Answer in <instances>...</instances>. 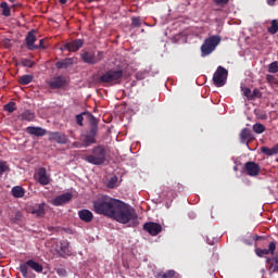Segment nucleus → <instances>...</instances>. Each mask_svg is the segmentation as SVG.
<instances>
[{"instance_id": "1", "label": "nucleus", "mask_w": 278, "mask_h": 278, "mask_svg": "<svg viewBox=\"0 0 278 278\" xmlns=\"http://www.w3.org/2000/svg\"><path fill=\"white\" fill-rule=\"evenodd\" d=\"M119 201L121 200L118 199L103 195L93 202V211L96 212V214H102L103 216L112 218Z\"/></svg>"}, {"instance_id": "2", "label": "nucleus", "mask_w": 278, "mask_h": 278, "mask_svg": "<svg viewBox=\"0 0 278 278\" xmlns=\"http://www.w3.org/2000/svg\"><path fill=\"white\" fill-rule=\"evenodd\" d=\"M112 218L122 225H127L130 220H138V213L131 205L119 200Z\"/></svg>"}, {"instance_id": "3", "label": "nucleus", "mask_w": 278, "mask_h": 278, "mask_svg": "<svg viewBox=\"0 0 278 278\" xmlns=\"http://www.w3.org/2000/svg\"><path fill=\"white\" fill-rule=\"evenodd\" d=\"M108 160V150L104 146H96L91 149V154L85 157V162L93 166H103Z\"/></svg>"}, {"instance_id": "4", "label": "nucleus", "mask_w": 278, "mask_h": 278, "mask_svg": "<svg viewBox=\"0 0 278 278\" xmlns=\"http://www.w3.org/2000/svg\"><path fill=\"white\" fill-rule=\"evenodd\" d=\"M220 40H223V38H220V36L218 35H214L206 38L203 45L201 46L202 56L205 58V55H210L211 53H214V51H216V47L220 45Z\"/></svg>"}, {"instance_id": "5", "label": "nucleus", "mask_w": 278, "mask_h": 278, "mask_svg": "<svg viewBox=\"0 0 278 278\" xmlns=\"http://www.w3.org/2000/svg\"><path fill=\"white\" fill-rule=\"evenodd\" d=\"M121 79H123V70H110L100 76L99 83L114 86V84H121Z\"/></svg>"}, {"instance_id": "6", "label": "nucleus", "mask_w": 278, "mask_h": 278, "mask_svg": "<svg viewBox=\"0 0 278 278\" xmlns=\"http://www.w3.org/2000/svg\"><path fill=\"white\" fill-rule=\"evenodd\" d=\"M80 58L85 64H99L103 60V52L98 51L97 53L81 50Z\"/></svg>"}, {"instance_id": "7", "label": "nucleus", "mask_w": 278, "mask_h": 278, "mask_svg": "<svg viewBox=\"0 0 278 278\" xmlns=\"http://www.w3.org/2000/svg\"><path fill=\"white\" fill-rule=\"evenodd\" d=\"M229 75V72L225 70L223 66H218L216 72L213 75V84L217 88H222V86H225L227 84V76Z\"/></svg>"}, {"instance_id": "8", "label": "nucleus", "mask_w": 278, "mask_h": 278, "mask_svg": "<svg viewBox=\"0 0 278 278\" xmlns=\"http://www.w3.org/2000/svg\"><path fill=\"white\" fill-rule=\"evenodd\" d=\"M84 47V39H76L70 42L64 43L61 47V51H70V53H75Z\"/></svg>"}, {"instance_id": "9", "label": "nucleus", "mask_w": 278, "mask_h": 278, "mask_svg": "<svg viewBox=\"0 0 278 278\" xmlns=\"http://www.w3.org/2000/svg\"><path fill=\"white\" fill-rule=\"evenodd\" d=\"M239 140L241 144H247V147H249V143L255 140V136L251 129L243 128L239 134Z\"/></svg>"}, {"instance_id": "10", "label": "nucleus", "mask_w": 278, "mask_h": 278, "mask_svg": "<svg viewBox=\"0 0 278 278\" xmlns=\"http://www.w3.org/2000/svg\"><path fill=\"white\" fill-rule=\"evenodd\" d=\"M143 231H147L150 236H159V233H162V225L154 222L146 223Z\"/></svg>"}, {"instance_id": "11", "label": "nucleus", "mask_w": 278, "mask_h": 278, "mask_svg": "<svg viewBox=\"0 0 278 278\" xmlns=\"http://www.w3.org/2000/svg\"><path fill=\"white\" fill-rule=\"evenodd\" d=\"M244 169L247 172V175L250 177H257L260 175L261 167L257 163L250 161L244 164Z\"/></svg>"}, {"instance_id": "12", "label": "nucleus", "mask_w": 278, "mask_h": 278, "mask_svg": "<svg viewBox=\"0 0 278 278\" xmlns=\"http://www.w3.org/2000/svg\"><path fill=\"white\" fill-rule=\"evenodd\" d=\"M276 249H277V243L275 241H271L268 244V249L256 248L255 253L258 257H264V255H275Z\"/></svg>"}, {"instance_id": "13", "label": "nucleus", "mask_w": 278, "mask_h": 278, "mask_svg": "<svg viewBox=\"0 0 278 278\" xmlns=\"http://www.w3.org/2000/svg\"><path fill=\"white\" fill-rule=\"evenodd\" d=\"M72 200H73V193L66 192L54 198L52 201V205H55L56 207H59L60 205H66V203L71 202Z\"/></svg>"}, {"instance_id": "14", "label": "nucleus", "mask_w": 278, "mask_h": 278, "mask_svg": "<svg viewBox=\"0 0 278 278\" xmlns=\"http://www.w3.org/2000/svg\"><path fill=\"white\" fill-rule=\"evenodd\" d=\"M48 86L52 90H59V88H64V86H66V77H64V76H56V77L52 78V80H50L48 83Z\"/></svg>"}, {"instance_id": "15", "label": "nucleus", "mask_w": 278, "mask_h": 278, "mask_svg": "<svg viewBox=\"0 0 278 278\" xmlns=\"http://www.w3.org/2000/svg\"><path fill=\"white\" fill-rule=\"evenodd\" d=\"M49 140L51 142H56L58 144H67L68 137H66V135L62 132L55 131V132H50Z\"/></svg>"}, {"instance_id": "16", "label": "nucleus", "mask_w": 278, "mask_h": 278, "mask_svg": "<svg viewBox=\"0 0 278 278\" xmlns=\"http://www.w3.org/2000/svg\"><path fill=\"white\" fill-rule=\"evenodd\" d=\"M36 31L31 30L26 36V47L29 51H36L38 50V45H34L36 42Z\"/></svg>"}, {"instance_id": "17", "label": "nucleus", "mask_w": 278, "mask_h": 278, "mask_svg": "<svg viewBox=\"0 0 278 278\" xmlns=\"http://www.w3.org/2000/svg\"><path fill=\"white\" fill-rule=\"evenodd\" d=\"M29 213L30 214H34V216H36L37 218H42L45 217V203H40V204H37L33 207L29 208Z\"/></svg>"}, {"instance_id": "18", "label": "nucleus", "mask_w": 278, "mask_h": 278, "mask_svg": "<svg viewBox=\"0 0 278 278\" xmlns=\"http://www.w3.org/2000/svg\"><path fill=\"white\" fill-rule=\"evenodd\" d=\"M78 217L84 223H92V219L94 218V215L90 212V210H80L78 212Z\"/></svg>"}, {"instance_id": "19", "label": "nucleus", "mask_w": 278, "mask_h": 278, "mask_svg": "<svg viewBox=\"0 0 278 278\" xmlns=\"http://www.w3.org/2000/svg\"><path fill=\"white\" fill-rule=\"evenodd\" d=\"M75 62H76L75 58H66L62 61L56 62L55 66L59 70L68 68V66H73Z\"/></svg>"}, {"instance_id": "20", "label": "nucleus", "mask_w": 278, "mask_h": 278, "mask_svg": "<svg viewBox=\"0 0 278 278\" xmlns=\"http://www.w3.org/2000/svg\"><path fill=\"white\" fill-rule=\"evenodd\" d=\"M26 131L27 134H30V136H37V137L47 136V130L40 127L29 126L26 128Z\"/></svg>"}, {"instance_id": "21", "label": "nucleus", "mask_w": 278, "mask_h": 278, "mask_svg": "<svg viewBox=\"0 0 278 278\" xmlns=\"http://www.w3.org/2000/svg\"><path fill=\"white\" fill-rule=\"evenodd\" d=\"M38 181L41 186H49L50 179L49 176H47V169L41 167L38 170Z\"/></svg>"}, {"instance_id": "22", "label": "nucleus", "mask_w": 278, "mask_h": 278, "mask_svg": "<svg viewBox=\"0 0 278 278\" xmlns=\"http://www.w3.org/2000/svg\"><path fill=\"white\" fill-rule=\"evenodd\" d=\"M71 243L66 240L60 242V250L59 253L61 257H66V255H71V250L68 249Z\"/></svg>"}, {"instance_id": "23", "label": "nucleus", "mask_w": 278, "mask_h": 278, "mask_svg": "<svg viewBox=\"0 0 278 278\" xmlns=\"http://www.w3.org/2000/svg\"><path fill=\"white\" fill-rule=\"evenodd\" d=\"M87 116L89 121H91V125H92L88 135L93 138H97V131H99V128L97 127V119L91 113H88Z\"/></svg>"}, {"instance_id": "24", "label": "nucleus", "mask_w": 278, "mask_h": 278, "mask_svg": "<svg viewBox=\"0 0 278 278\" xmlns=\"http://www.w3.org/2000/svg\"><path fill=\"white\" fill-rule=\"evenodd\" d=\"M261 152L264 153V155H268V157L273 155H277L278 153V143L274 146L273 148H268L266 146L261 148Z\"/></svg>"}, {"instance_id": "25", "label": "nucleus", "mask_w": 278, "mask_h": 278, "mask_svg": "<svg viewBox=\"0 0 278 278\" xmlns=\"http://www.w3.org/2000/svg\"><path fill=\"white\" fill-rule=\"evenodd\" d=\"M267 264L269 266L270 275H273L274 273H278V256L267 258Z\"/></svg>"}, {"instance_id": "26", "label": "nucleus", "mask_w": 278, "mask_h": 278, "mask_svg": "<svg viewBox=\"0 0 278 278\" xmlns=\"http://www.w3.org/2000/svg\"><path fill=\"white\" fill-rule=\"evenodd\" d=\"M11 192L14 199H23L25 197V189L21 186L13 187Z\"/></svg>"}, {"instance_id": "27", "label": "nucleus", "mask_w": 278, "mask_h": 278, "mask_svg": "<svg viewBox=\"0 0 278 278\" xmlns=\"http://www.w3.org/2000/svg\"><path fill=\"white\" fill-rule=\"evenodd\" d=\"M27 266L29 268H31L33 270H35V273H42L43 267L41 264H39L38 262L34 261V260H28L27 261Z\"/></svg>"}, {"instance_id": "28", "label": "nucleus", "mask_w": 278, "mask_h": 278, "mask_svg": "<svg viewBox=\"0 0 278 278\" xmlns=\"http://www.w3.org/2000/svg\"><path fill=\"white\" fill-rule=\"evenodd\" d=\"M92 144H97V138L91 135H85L83 140V147L88 148Z\"/></svg>"}, {"instance_id": "29", "label": "nucleus", "mask_w": 278, "mask_h": 278, "mask_svg": "<svg viewBox=\"0 0 278 278\" xmlns=\"http://www.w3.org/2000/svg\"><path fill=\"white\" fill-rule=\"evenodd\" d=\"M20 118L21 121L31 122L36 118V115L31 111L27 110L20 115Z\"/></svg>"}, {"instance_id": "30", "label": "nucleus", "mask_w": 278, "mask_h": 278, "mask_svg": "<svg viewBox=\"0 0 278 278\" xmlns=\"http://www.w3.org/2000/svg\"><path fill=\"white\" fill-rule=\"evenodd\" d=\"M267 31L268 34H270L271 36H275V34H277L278 31V20H273L270 22V26L267 27Z\"/></svg>"}, {"instance_id": "31", "label": "nucleus", "mask_w": 278, "mask_h": 278, "mask_svg": "<svg viewBox=\"0 0 278 278\" xmlns=\"http://www.w3.org/2000/svg\"><path fill=\"white\" fill-rule=\"evenodd\" d=\"M18 81H20L21 86H27V85L31 84V81H34V76L23 75Z\"/></svg>"}, {"instance_id": "32", "label": "nucleus", "mask_w": 278, "mask_h": 278, "mask_svg": "<svg viewBox=\"0 0 278 278\" xmlns=\"http://www.w3.org/2000/svg\"><path fill=\"white\" fill-rule=\"evenodd\" d=\"M175 275H177V271H175L174 269H169L167 271H160L157 274L159 278H173L175 277Z\"/></svg>"}, {"instance_id": "33", "label": "nucleus", "mask_w": 278, "mask_h": 278, "mask_svg": "<svg viewBox=\"0 0 278 278\" xmlns=\"http://www.w3.org/2000/svg\"><path fill=\"white\" fill-rule=\"evenodd\" d=\"M0 8L2 9V16H12V11L8 5V2L0 3Z\"/></svg>"}, {"instance_id": "34", "label": "nucleus", "mask_w": 278, "mask_h": 278, "mask_svg": "<svg viewBox=\"0 0 278 278\" xmlns=\"http://www.w3.org/2000/svg\"><path fill=\"white\" fill-rule=\"evenodd\" d=\"M254 134H264L266 131V126H264L262 123H256L252 127Z\"/></svg>"}, {"instance_id": "35", "label": "nucleus", "mask_w": 278, "mask_h": 278, "mask_svg": "<svg viewBox=\"0 0 278 278\" xmlns=\"http://www.w3.org/2000/svg\"><path fill=\"white\" fill-rule=\"evenodd\" d=\"M241 91L243 92L244 97H247V99H249L250 101H253V96H251L252 91L249 87L241 86Z\"/></svg>"}, {"instance_id": "36", "label": "nucleus", "mask_w": 278, "mask_h": 278, "mask_svg": "<svg viewBox=\"0 0 278 278\" xmlns=\"http://www.w3.org/2000/svg\"><path fill=\"white\" fill-rule=\"evenodd\" d=\"M10 170V165H8V162L5 161H0V177L3 175V173H9Z\"/></svg>"}, {"instance_id": "37", "label": "nucleus", "mask_w": 278, "mask_h": 278, "mask_svg": "<svg viewBox=\"0 0 278 278\" xmlns=\"http://www.w3.org/2000/svg\"><path fill=\"white\" fill-rule=\"evenodd\" d=\"M231 0H213L214 5H216L217 8H225L227 5H229V2Z\"/></svg>"}, {"instance_id": "38", "label": "nucleus", "mask_w": 278, "mask_h": 278, "mask_svg": "<svg viewBox=\"0 0 278 278\" xmlns=\"http://www.w3.org/2000/svg\"><path fill=\"white\" fill-rule=\"evenodd\" d=\"M130 26L132 27V29L136 27H142V20L140 17H131Z\"/></svg>"}, {"instance_id": "39", "label": "nucleus", "mask_w": 278, "mask_h": 278, "mask_svg": "<svg viewBox=\"0 0 278 278\" xmlns=\"http://www.w3.org/2000/svg\"><path fill=\"white\" fill-rule=\"evenodd\" d=\"M89 113L83 112L78 115H76V123L77 125H79L80 127H84V116H88Z\"/></svg>"}, {"instance_id": "40", "label": "nucleus", "mask_w": 278, "mask_h": 278, "mask_svg": "<svg viewBox=\"0 0 278 278\" xmlns=\"http://www.w3.org/2000/svg\"><path fill=\"white\" fill-rule=\"evenodd\" d=\"M117 184H118V177L113 176L110 178V180L108 182V188H111V189L116 188Z\"/></svg>"}, {"instance_id": "41", "label": "nucleus", "mask_w": 278, "mask_h": 278, "mask_svg": "<svg viewBox=\"0 0 278 278\" xmlns=\"http://www.w3.org/2000/svg\"><path fill=\"white\" fill-rule=\"evenodd\" d=\"M268 73H278V61H274L268 65Z\"/></svg>"}, {"instance_id": "42", "label": "nucleus", "mask_w": 278, "mask_h": 278, "mask_svg": "<svg viewBox=\"0 0 278 278\" xmlns=\"http://www.w3.org/2000/svg\"><path fill=\"white\" fill-rule=\"evenodd\" d=\"M4 110L7 112H10V114H12V112L16 111V103L14 102H9L7 105H4Z\"/></svg>"}, {"instance_id": "43", "label": "nucleus", "mask_w": 278, "mask_h": 278, "mask_svg": "<svg viewBox=\"0 0 278 278\" xmlns=\"http://www.w3.org/2000/svg\"><path fill=\"white\" fill-rule=\"evenodd\" d=\"M28 267H29V265H27V262L20 266V271L22 273L23 277H27Z\"/></svg>"}, {"instance_id": "44", "label": "nucleus", "mask_w": 278, "mask_h": 278, "mask_svg": "<svg viewBox=\"0 0 278 278\" xmlns=\"http://www.w3.org/2000/svg\"><path fill=\"white\" fill-rule=\"evenodd\" d=\"M22 66H26L27 68H31L34 66V62L29 59L22 60Z\"/></svg>"}, {"instance_id": "45", "label": "nucleus", "mask_w": 278, "mask_h": 278, "mask_svg": "<svg viewBox=\"0 0 278 278\" xmlns=\"http://www.w3.org/2000/svg\"><path fill=\"white\" fill-rule=\"evenodd\" d=\"M251 97H253V99H260V97H262V92H260V89H254Z\"/></svg>"}, {"instance_id": "46", "label": "nucleus", "mask_w": 278, "mask_h": 278, "mask_svg": "<svg viewBox=\"0 0 278 278\" xmlns=\"http://www.w3.org/2000/svg\"><path fill=\"white\" fill-rule=\"evenodd\" d=\"M266 79H267L268 84H277V78H275V76H273V75H267Z\"/></svg>"}, {"instance_id": "47", "label": "nucleus", "mask_w": 278, "mask_h": 278, "mask_svg": "<svg viewBox=\"0 0 278 278\" xmlns=\"http://www.w3.org/2000/svg\"><path fill=\"white\" fill-rule=\"evenodd\" d=\"M37 49H45V39L39 40V45L37 46Z\"/></svg>"}, {"instance_id": "48", "label": "nucleus", "mask_w": 278, "mask_h": 278, "mask_svg": "<svg viewBox=\"0 0 278 278\" xmlns=\"http://www.w3.org/2000/svg\"><path fill=\"white\" fill-rule=\"evenodd\" d=\"M72 147H74V149H81V143L76 141V142L72 143Z\"/></svg>"}, {"instance_id": "49", "label": "nucleus", "mask_w": 278, "mask_h": 278, "mask_svg": "<svg viewBox=\"0 0 278 278\" xmlns=\"http://www.w3.org/2000/svg\"><path fill=\"white\" fill-rule=\"evenodd\" d=\"M276 2H277V0H267V3H268L269 5H275Z\"/></svg>"}, {"instance_id": "50", "label": "nucleus", "mask_w": 278, "mask_h": 278, "mask_svg": "<svg viewBox=\"0 0 278 278\" xmlns=\"http://www.w3.org/2000/svg\"><path fill=\"white\" fill-rule=\"evenodd\" d=\"M66 1L67 0H59V3H61V5H66Z\"/></svg>"}, {"instance_id": "51", "label": "nucleus", "mask_w": 278, "mask_h": 278, "mask_svg": "<svg viewBox=\"0 0 278 278\" xmlns=\"http://www.w3.org/2000/svg\"><path fill=\"white\" fill-rule=\"evenodd\" d=\"M262 121H266L268 118V116L266 114L261 116Z\"/></svg>"}, {"instance_id": "52", "label": "nucleus", "mask_w": 278, "mask_h": 278, "mask_svg": "<svg viewBox=\"0 0 278 278\" xmlns=\"http://www.w3.org/2000/svg\"><path fill=\"white\" fill-rule=\"evenodd\" d=\"M89 3H94V1H99V0H87Z\"/></svg>"}, {"instance_id": "53", "label": "nucleus", "mask_w": 278, "mask_h": 278, "mask_svg": "<svg viewBox=\"0 0 278 278\" xmlns=\"http://www.w3.org/2000/svg\"><path fill=\"white\" fill-rule=\"evenodd\" d=\"M15 216L16 218H21V213L17 212Z\"/></svg>"}, {"instance_id": "54", "label": "nucleus", "mask_w": 278, "mask_h": 278, "mask_svg": "<svg viewBox=\"0 0 278 278\" xmlns=\"http://www.w3.org/2000/svg\"><path fill=\"white\" fill-rule=\"evenodd\" d=\"M11 3H16V0H9Z\"/></svg>"}]
</instances>
